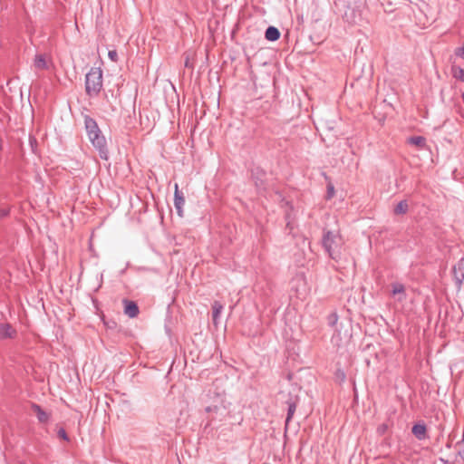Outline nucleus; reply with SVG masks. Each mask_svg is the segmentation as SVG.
Wrapping results in <instances>:
<instances>
[{
    "mask_svg": "<svg viewBox=\"0 0 464 464\" xmlns=\"http://www.w3.org/2000/svg\"><path fill=\"white\" fill-rule=\"evenodd\" d=\"M462 442H464V430H463V439H462Z\"/></svg>",
    "mask_w": 464,
    "mask_h": 464,
    "instance_id": "obj_27",
    "label": "nucleus"
},
{
    "mask_svg": "<svg viewBox=\"0 0 464 464\" xmlns=\"http://www.w3.org/2000/svg\"><path fill=\"white\" fill-rule=\"evenodd\" d=\"M462 101L464 102V92L461 94Z\"/></svg>",
    "mask_w": 464,
    "mask_h": 464,
    "instance_id": "obj_26",
    "label": "nucleus"
},
{
    "mask_svg": "<svg viewBox=\"0 0 464 464\" xmlns=\"http://www.w3.org/2000/svg\"><path fill=\"white\" fill-rule=\"evenodd\" d=\"M454 280L458 288H460L464 281V258H461L452 269Z\"/></svg>",
    "mask_w": 464,
    "mask_h": 464,
    "instance_id": "obj_4",
    "label": "nucleus"
},
{
    "mask_svg": "<svg viewBox=\"0 0 464 464\" xmlns=\"http://www.w3.org/2000/svg\"><path fill=\"white\" fill-rule=\"evenodd\" d=\"M265 37L266 40L275 42L279 39L280 32L275 26H268L265 33Z\"/></svg>",
    "mask_w": 464,
    "mask_h": 464,
    "instance_id": "obj_13",
    "label": "nucleus"
},
{
    "mask_svg": "<svg viewBox=\"0 0 464 464\" xmlns=\"http://www.w3.org/2000/svg\"><path fill=\"white\" fill-rule=\"evenodd\" d=\"M409 209V204L407 200H401L400 201L394 208V214L395 215H403L407 213Z\"/></svg>",
    "mask_w": 464,
    "mask_h": 464,
    "instance_id": "obj_15",
    "label": "nucleus"
},
{
    "mask_svg": "<svg viewBox=\"0 0 464 464\" xmlns=\"http://www.w3.org/2000/svg\"><path fill=\"white\" fill-rule=\"evenodd\" d=\"M124 313L130 318H134L139 314V307L133 301L124 300Z\"/></svg>",
    "mask_w": 464,
    "mask_h": 464,
    "instance_id": "obj_9",
    "label": "nucleus"
},
{
    "mask_svg": "<svg viewBox=\"0 0 464 464\" xmlns=\"http://www.w3.org/2000/svg\"><path fill=\"white\" fill-rule=\"evenodd\" d=\"M360 2H362V0H359Z\"/></svg>",
    "mask_w": 464,
    "mask_h": 464,
    "instance_id": "obj_28",
    "label": "nucleus"
},
{
    "mask_svg": "<svg viewBox=\"0 0 464 464\" xmlns=\"http://www.w3.org/2000/svg\"><path fill=\"white\" fill-rule=\"evenodd\" d=\"M408 143L421 150L426 145V139L422 136H412L408 139Z\"/></svg>",
    "mask_w": 464,
    "mask_h": 464,
    "instance_id": "obj_14",
    "label": "nucleus"
},
{
    "mask_svg": "<svg viewBox=\"0 0 464 464\" xmlns=\"http://www.w3.org/2000/svg\"><path fill=\"white\" fill-rule=\"evenodd\" d=\"M84 125L87 136L92 146L98 150L100 158L104 160H109V150L105 137L94 119L86 115L84 117Z\"/></svg>",
    "mask_w": 464,
    "mask_h": 464,
    "instance_id": "obj_1",
    "label": "nucleus"
},
{
    "mask_svg": "<svg viewBox=\"0 0 464 464\" xmlns=\"http://www.w3.org/2000/svg\"><path fill=\"white\" fill-rule=\"evenodd\" d=\"M117 52L116 51H110L109 52V57L111 58V61H116L117 60Z\"/></svg>",
    "mask_w": 464,
    "mask_h": 464,
    "instance_id": "obj_20",
    "label": "nucleus"
},
{
    "mask_svg": "<svg viewBox=\"0 0 464 464\" xmlns=\"http://www.w3.org/2000/svg\"><path fill=\"white\" fill-rule=\"evenodd\" d=\"M288 409H287V416L285 419V425L287 426L291 419L293 418L295 410H296V402L295 401H290L287 402Z\"/></svg>",
    "mask_w": 464,
    "mask_h": 464,
    "instance_id": "obj_16",
    "label": "nucleus"
},
{
    "mask_svg": "<svg viewBox=\"0 0 464 464\" xmlns=\"http://www.w3.org/2000/svg\"><path fill=\"white\" fill-rule=\"evenodd\" d=\"M2 149H3V140H2V139H0V150H2Z\"/></svg>",
    "mask_w": 464,
    "mask_h": 464,
    "instance_id": "obj_25",
    "label": "nucleus"
},
{
    "mask_svg": "<svg viewBox=\"0 0 464 464\" xmlns=\"http://www.w3.org/2000/svg\"><path fill=\"white\" fill-rule=\"evenodd\" d=\"M35 70H47L48 61L46 53H36L33 62Z\"/></svg>",
    "mask_w": 464,
    "mask_h": 464,
    "instance_id": "obj_8",
    "label": "nucleus"
},
{
    "mask_svg": "<svg viewBox=\"0 0 464 464\" xmlns=\"http://www.w3.org/2000/svg\"><path fill=\"white\" fill-rule=\"evenodd\" d=\"M58 437L63 440H69L68 435L64 429L61 428L58 430Z\"/></svg>",
    "mask_w": 464,
    "mask_h": 464,
    "instance_id": "obj_19",
    "label": "nucleus"
},
{
    "mask_svg": "<svg viewBox=\"0 0 464 464\" xmlns=\"http://www.w3.org/2000/svg\"><path fill=\"white\" fill-rule=\"evenodd\" d=\"M185 66L186 67H189L190 66L189 59L188 58H187L186 61H185Z\"/></svg>",
    "mask_w": 464,
    "mask_h": 464,
    "instance_id": "obj_23",
    "label": "nucleus"
},
{
    "mask_svg": "<svg viewBox=\"0 0 464 464\" xmlns=\"http://www.w3.org/2000/svg\"><path fill=\"white\" fill-rule=\"evenodd\" d=\"M218 411V406H208L206 408V411L208 412V413H211V412H217Z\"/></svg>",
    "mask_w": 464,
    "mask_h": 464,
    "instance_id": "obj_21",
    "label": "nucleus"
},
{
    "mask_svg": "<svg viewBox=\"0 0 464 464\" xmlns=\"http://www.w3.org/2000/svg\"><path fill=\"white\" fill-rule=\"evenodd\" d=\"M102 88V71L92 67L85 76V91L90 97L97 96Z\"/></svg>",
    "mask_w": 464,
    "mask_h": 464,
    "instance_id": "obj_3",
    "label": "nucleus"
},
{
    "mask_svg": "<svg viewBox=\"0 0 464 464\" xmlns=\"http://www.w3.org/2000/svg\"><path fill=\"white\" fill-rule=\"evenodd\" d=\"M31 409L40 423H47L50 420L51 413L45 411L40 405L33 403Z\"/></svg>",
    "mask_w": 464,
    "mask_h": 464,
    "instance_id": "obj_6",
    "label": "nucleus"
},
{
    "mask_svg": "<svg viewBox=\"0 0 464 464\" xmlns=\"http://www.w3.org/2000/svg\"><path fill=\"white\" fill-rule=\"evenodd\" d=\"M185 204V198L182 193L179 190V186L175 184V193H174V206L177 209L179 216L182 217L183 213V206Z\"/></svg>",
    "mask_w": 464,
    "mask_h": 464,
    "instance_id": "obj_7",
    "label": "nucleus"
},
{
    "mask_svg": "<svg viewBox=\"0 0 464 464\" xmlns=\"http://www.w3.org/2000/svg\"><path fill=\"white\" fill-rule=\"evenodd\" d=\"M16 335L17 331L10 324H0V341L5 339H14Z\"/></svg>",
    "mask_w": 464,
    "mask_h": 464,
    "instance_id": "obj_5",
    "label": "nucleus"
},
{
    "mask_svg": "<svg viewBox=\"0 0 464 464\" xmlns=\"http://www.w3.org/2000/svg\"><path fill=\"white\" fill-rule=\"evenodd\" d=\"M392 295H399L398 301L402 302L406 299L405 286L401 283H394L392 285Z\"/></svg>",
    "mask_w": 464,
    "mask_h": 464,
    "instance_id": "obj_11",
    "label": "nucleus"
},
{
    "mask_svg": "<svg viewBox=\"0 0 464 464\" xmlns=\"http://www.w3.org/2000/svg\"><path fill=\"white\" fill-rule=\"evenodd\" d=\"M322 244L331 258L337 259L340 256L343 239L338 231L324 230Z\"/></svg>",
    "mask_w": 464,
    "mask_h": 464,
    "instance_id": "obj_2",
    "label": "nucleus"
},
{
    "mask_svg": "<svg viewBox=\"0 0 464 464\" xmlns=\"http://www.w3.org/2000/svg\"><path fill=\"white\" fill-rule=\"evenodd\" d=\"M452 73L454 78L464 82V69L460 67H452Z\"/></svg>",
    "mask_w": 464,
    "mask_h": 464,
    "instance_id": "obj_17",
    "label": "nucleus"
},
{
    "mask_svg": "<svg viewBox=\"0 0 464 464\" xmlns=\"http://www.w3.org/2000/svg\"><path fill=\"white\" fill-rule=\"evenodd\" d=\"M223 308L224 306L219 301H214L212 304V321L216 326L218 324V318L222 313Z\"/></svg>",
    "mask_w": 464,
    "mask_h": 464,
    "instance_id": "obj_12",
    "label": "nucleus"
},
{
    "mask_svg": "<svg viewBox=\"0 0 464 464\" xmlns=\"http://www.w3.org/2000/svg\"><path fill=\"white\" fill-rule=\"evenodd\" d=\"M411 432L419 440H423L428 438L427 427L423 422L413 425Z\"/></svg>",
    "mask_w": 464,
    "mask_h": 464,
    "instance_id": "obj_10",
    "label": "nucleus"
},
{
    "mask_svg": "<svg viewBox=\"0 0 464 464\" xmlns=\"http://www.w3.org/2000/svg\"><path fill=\"white\" fill-rule=\"evenodd\" d=\"M386 430H387V425H386V424H382V425H381V426L378 428V431H379L380 433H383Z\"/></svg>",
    "mask_w": 464,
    "mask_h": 464,
    "instance_id": "obj_22",
    "label": "nucleus"
},
{
    "mask_svg": "<svg viewBox=\"0 0 464 464\" xmlns=\"http://www.w3.org/2000/svg\"><path fill=\"white\" fill-rule=\"evenodd\" d=\"M328 191H329V193H333L334 192V188L333 187H329L328 188Z\"/></svg>",
    "mask_w": 464,
    "mask_h": 464,
    "instance_id": "obj_24",
    "label": "nucleus"
},
{
    "mask_svg": "<svg viewBox=\"0 0 464 464\" xmlns=\"http://www.w3.org/2000/svg\"><path fill=\"white\" fill-rule=\"evenodd\" d=\"M337 321H338V315L336 313H331L328 316H327V324L334 327L336 324H337Z\"/></svg>",
    "mask_w": 464,
    "mask_h": 464,
    "instance_id": "obj_18",
    "label": "nucleus"
}]
</instances>
